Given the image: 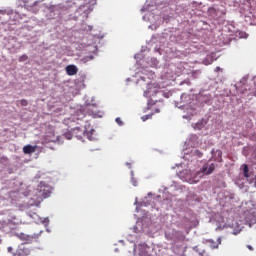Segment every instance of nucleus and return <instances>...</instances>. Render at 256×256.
Returning <instances> with one entry per match:
<instances>
[{
	"instance_id": "obj_7",
	"label": "nucleus",
	"mask_w": 256,
	"mask_h": 256,
	"mask_svg": "<svg viewBox=\"0 0 256 256\" xmlns=\"http://www.w3.org/2000/svg\"><path fill=\"white\" fill-rule=\"evenodd\" d=\"M37 151V146H32V145H26L23 147V153L25 155H31L32 153H35Z\"/></svg>"
},
{
	"instance_id": "obj_20",
	"label": "nucleus",
	"mask_w": 256,
	"mask_h": 256,
	"mask_svg": "<svg viewBox=\"0 0 256 256\" xmlns=\"http://www.w3.org/2000/svg\"><path fill=\"white\" fill-rule=\"evenodd\" d=\"M159 112H160V110H159V109H156V110H155V113H159Z\"/></svg>"
},
{
	"instance_id": "obj_6",
	"label": "nucleus",
	"mask_w": 256,
	"mask_h": 256,
	"mask_svg": "<svg viewBox=\"0 0 256 256\" xmlns=\"http://www.w3.org/2000/svg\"><path fill=\"white\" fill-rule=\"evenodd\" d=\"M66 73L70 77H73V75H77V73H79V69L75 65H68L66 67Z\"/></svg>"
},
{
	"instance_id": "obj_5",
	"label": "nucleus",
	"mask_w": 256,
	"mask_h": 256,
	"mask_svg": "<svg viewBox=\"0 0 256 256\" xmlns=\"http://www.w3.org/2000/svg\"><path fill=\"white\" fill-rule=\"evenodd\" d=\"M31 248L25 244H20L16 250L14 256H30Z\"/></svg>"
},
{
	"instance_id": "obj_12",
	"label": "nucleus",
	"mask_w": 256,
	"mask_h": 256,
	"mask_svg": "<svg viewBox=\"0 0 256 256\" xmlns=\"http://www.w3.org/2000/svg\"><path fill=\"white\" fill-rule=\"evenodd\" d=\"M27 59H29V56H27V54H24L18 58V61H19V63H23V62L27 61Z\"/></svg>"
},
{
	"instance_id": "obj_3",
	"label": "nucleus",
	"mask_w": 256,
	"mask_h": 256,
	"mask_svg": "<svg viewBox=\"0 0 256 256\" xmlns=\"http://www.w3.org/2000/svg\"><path fill=\"white\" fill-rule=\"evenodd\" d=\"M84 113L89 115V117H93V119L103 117V111L99 110V108L95 104H88L84 107Z\"/></svg>"
},
{
	"instance_id": "obj_18",
	"label": "nucleus",
	"mask_w": 256,
	"mask_h": 256,
	"mask_svg": "<svg viewBox=\"0 0 256 256\" xmlns=\"http://www.w3.org/2000/svg\"><path fill=\"white\" fill-rule=\"evenodd\" d=\"M247 249H249V251H253V246L247 245Z\"/></svg>"
},
{
	"instance_id": "obj_15",
	"label": "nucleus",
	"mask_w": 256,
	"mask_h": 256,
	"mask_svg": "<svg viewBox=\"0 0 256 256\" xmlns=\"http://www.w3.org/2000/svg\"><path fill=\"white\" fill-rule=\"evenodd\" d=\"M177 233L179 235V237H178L179 241H185V235H183V233H181V232H177Z\"/></svg>"
},
{
	"instance_id": "obj_22",
	"label": "nucleus",
	"mask_w": 256,
	"mask_h": 256,
	"mask_svg": "<svg viewBox=\"0 0 256 256\" xmlns=\"http://www.w3.org/2000/svg\"><path fill=\"white\" fill-rule=\"evenodd\" d=\"M90 59H93V56H91Z\"/></svg>"
},
{
	"instance_id": "obj_9",
	"label": "nucleus",
	"mask_w": 256,
	"mask_h": 256,
	"mask_svg": "<svg viewBox=\"0 0 256 256\" xmlns=\"http://www.w3.org/2000/svg\"><path fill=\"white\" fill-rule=\"evenodd\" d=\"M242 167L244 177H246V179H249V177H251V173H249V166H247V164H244Z\"/></svg>"
},
{
	"instance_id": "obj_13",
	"label": "nucleus",
	"mask_w": 256,
	"mask_h": 256,
	"mask_svg": "<svg viewBox=\"0 0 256 256\" xmlns=\"http://www.w3.org/2000/svg\"><path fill=\"white\" fill-rule=\"evenodd\" d=\"M21 107H27L29 105V102L26 99L20 100Z\"/></svg>"
},
{
	"instance_id": "obj_11",
	"label": "nucleus",
	"mask_w": 256,
	"mask_h": 256,
	"mask_svg": "<svg viewBox=\"0 0 256 256\" xmlns=\"http://www.w3.org/2000/svg\"><path fill=\"white\" fill-rule=\"evenodd\" d=\"M215 156L217 157L215 161H221V157L223 156V152L221 150H216Z\"/></svg>"
},
{
	"instance_id": "obj_10",
	"label": "nucleus",
	"mask_w": 256,
	"mask_h": 256,
	"mask_svg": "<svg viewBox=\"0 0 256 256\" xmlns=\"http://www.w3.org/2000/svg\"><path fill=\"white\" fill-rule=\"evenodd\" d=\"M192 155H193V157H197L198 159H201V157H203V152L196 149V150L192 151Z\"/></svg>"
},
{
	"instance_id": "obj_8",
	"label": "nucleus",
	"mask_w": 256,
	"mask_h": 256,
	"mask_svg": "<svg viewBox=\"0 0 256 256\" xmlns=\"http://www.w3.org/2000/svg\"><path fill=\"white\" fill-rule=\"evenodd\" d=\"M145 95L146 97H153V95H163V91L161 90L157 91L156 88H148L147 92H145Z\"/></svg>"
},
{
	"instance_id": "obj_16",
	"label": "nucleus",
	"mask_w": 256,
	"mask_h": 256,
	"mask_svg": "<svg viewBox=\"0 0 256 256\" xmlns=\"http://www.w3.org/2000/svg\"><path fill=\"white\" fill-rule=\"evenodd\" d=\"M147 119H151V115L142 116L143 121H147Z\"/></svg>"
},
{
	"instance_id": "obj_19",
	"label": "nucleus",
	"mask_w": 256,
	"mask_h": 256,
	"mask_svg": "<svg viewBox=\"0 0 256 256\" xmlns=\"http://www.w3.org/2000/svg\"><path fill=\"white\" fill-rule=\"evenodd\" d=\"M13 247H8V253H12Z\"/></svg>"
},
{
	"instance_id": "obj_21",
	"label": "nucleus",
	"mask_w": 256,
	"mask_h": 256,
	"mask_svg": "<svg viewBox=\"0 0 256 256\" xmlns=\"http://www.w3.org/2000/svg\"><path fill=\"white\" fill-rule=\"evenodd\" d=\"M219 69H221V68H219V67H216V71H219Z\"/></svg>"
},
{
	"instance_id": "obj_4",
	"label": "nucleus",
	"mask_w": 256,
	"mask_h": 256,
	"mask_svg": "<svg viewBox=\"0 0 256 256\" xmlns=\"http://www.w3.org/2000/svg\"><path fill=\"white\" fill-rule=\"evenodd\" d=\"M83 135H85V131L80 130L79 128H73L71 132L66 133L64 137H66L68 140L76 137V139H79L81 141L83 139Z\"/></svg>"
},
{
	"instance_id": "obj_1",
	"label": "nucleus",
	"mask_w": 256,
	"mask_h": 256,
	"mask_svg": "<svg viewBox=\"0 0 256 256\" xmlns=\"http://www.w3.org/2000/svg\"><path fill=\"white\" fill-rule=\"evenodd\" d=\"M215 171V164L206 163L203 167L197 171L191 178V183H199L204 175H211Z\"/></svg>"
},
{
	"instance_id": "obj_2",
	"label": "nucleus",
	"mask_w": 256,
	"mask_h": 256,
	"mask_svg": "<svg viewBox=\"0 0 256 256\" xmlns=\"http://www.w3.org/2000/svg\"><path fill=\"white\" fill-rule=\"evenodd\" d=\"M52 191L53 188H51L49 184L41 182L37 187V199H47V197H51Z\"/></svg>"
},
{
	"instance_id": "obj_14",
	"label": "nucleus",
	"mask_w": 256,
	"mask_h": 256,
	"mask_svg": "<svg viewBox=\"0 0 256 256\" xmlns=\"http://www.w3.org/2000/svg\"><path fill=\"white\" fill-rule=\"evenodd\" d=\"M20 239H22V241H29V235H25V234L21 233Z\"/></svg>"
},
{
	"instance_id": "obj_17",
	"label": "nucleus",
	"mask_w": 256,
	"mask_h": 256,
	"mask_svg": "<svg viewBox=\"0 0 256 256\" xmlns=\"http://www.w3.org/2000/svg\"><path fill=\"white\" fill-rule=\"evenodd\" d=\"M116 123L119 124L120 126L123 125V121L119 117L116 118Z\"/></svg>"
}]
</instances>
